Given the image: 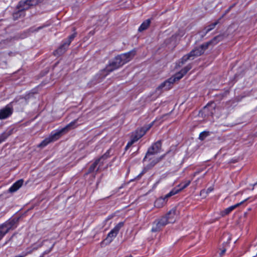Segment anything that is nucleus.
<instances>
[{
  "mask_svg": "<svg viewBox=\"0 0 257 257\" xmlns=\"http://www.w3.org/2000/svg\"><path fill=\"white\" fill-rule=\"evenodd\" d=\"M191 68L192 65L189 64L173 76L162 83L156 89L155 92L157 93V97L160 95L164 90L170 89L175 82L181 79Z\"/></svg>",
  "mask_w": 257,
  "mask_h": 257,
  "instance_id": "f257e3e1",
  "label": "nucleus"
},
{
  "mask_svg": "<svg viewBox=\"0 0 257 257\" xmlns=\"http://www.w3.org/2000/svg\"><path fill=\"white\" fill-rule=\"evenodd\" d=\"M136 54V51L134 49L127 53L121 54L116 56L113 61L105 67V71L109 73L122 66L131 61Z\"/></svg>",
  "mask_w": 257,
  "mask_h": 257,
  "instance_id": "f03ea898",
  "label": "nucleus"
},
{
  "mask_svg": "<svg viewBox=\"0 0 257 257\" xmlns=\"http://www.w3.org/2000/svg\"><path fill=\"white\" fill-rule=\"evenodd\" d=\"M76 35L77 33L74 32L69 36L67 40L63 41L62 42V44L58 47V48L54 51L53 54L55 56H59L64 54L68 49L71 42L76 37Z\"/></svg>",
  "mask_w": 257,
  "mask_h": 257,
  "instance_id": "7ed1b4c3",
  "label": "nucleus"
},
{
  "mask_svg": "<svg viewBox=\"0 0 257 257\" xmlns=\"http://www.w3.org/2000/svg\"><path fill=\"white\" fill-rule=\"evenodd\" d=\"M218 38V36L215 37L212 40L205 43L200 45L199 47L192 50L189 53H188L192 58V60H193L194 57L199 56L203 54L205 51L208 48L209 45L214 43V41Z\"/></svg>",
  "mask_w": 257,
  "mask_h": 257,
  "instance_id": "20e7f679",
  "label": "nucleus"
},
{
  "mask_svg": "<svg viewBox=\"0 0 257 257\" xmlns=\"http://www.w3.org/2000/svg\"><path fill=\"white\" fill-rule=\"evenodd\" d=\"M153 124L154 122H152L149 124L144 125L142 127L139 128L136 130L135 132L132 133L131 137V140L135 143L138 141L152 127Z\"/></svg>",
  "mask_w": 257,
  "mask_h": 257,
  "instance_id": "39448f33",
  "label": "nucleus"
},
{
  "mask_svg": "<svg viewBox=\"0 0 257 257\" xmlns=\"http://www.w3.org/2000/svg\"><path fill=\"white\" fill-rule=\"evenodd\" d=\"M19 101L15 98L10 104L6 105L4 108L0 109V119H5L10 116L13 112L12 104L17 103Z\"/></svg>",
  "mask_w": 257,
  "mask_h": 257,
  "instance_id": "423d86ee",
  "label": "nucleus"
},
{
  "mask_svg": "<svg viewBox=\"0 0 257 257\" xmlns=\"http://www.w3.org/2000/svg\"><path fill=\"white\" fill-rule=\"evenodd\" d=\"M162 147L161 141L159 140L154 143L151 147H150L146 153L143 161H145L146 159L150 155H154L160 152Z\"/></svg>",
  "mask_w": 257,
  "mask_h": 257,
  "instance_id": "0eeeda50",
  "label": "nucleus"
},
{
  "mask_svg": "<svg viewBox=\"0 0 257 257\" xmlns=\"http://www.w3.org/2000/svg\"><path fill=\"white\" fill-rule=\"evenodd\" d=\"M168 221L166 220V217L164 216L161 218L156 220L153 224V227L152 228V232H157L160 231L162 228L164 227L166 225L168 224Z\"/></svg>",
  "mask_w": 257,
  "mask_h": 257,
  "instance_id": "6e6552de",
  "label": "nucleus"
},
{
  "mask_svg": "<svg viewBox=\"0 0 257 257\" xmlns=\"http://www.w3.org/2000/svg\"><path fill=\"white\" fill-rule=\"evenodd\" d=\"M123 222H120L108 233L107 234L106 240H108L111 242L113 238L117 235L120 228L123 226Z\"/></svg>",
  "mask_w": 257,
  "mask_h": 257,
  "instance_id": "1a4fd4ad",
  "label": "nucleus"
},
{
  "mask_svg": "<svg viewBox=\"0 0 257 257\" xmlns=\"http://www.w3.org/2000/svg\"><path fill=\"white\" fill-rule=\"evenodd\" d=\"M61 135V132H58L55 133L54 135L50 136L49 138H46L39 145V147H44L49 144L50 143L55 141L59 139Z\"/></svg>",
  "mask_w": 257,
  "mask_h": 257,
  "instance_id": "9d476101",
  "label": "nucleus"
},
{
  "mask_svg": "<svg viewBox=\"0 0 257 257\" xmlns=\"http://www.w3.org/2000/svg\"><path fill=\"white\" fill-rule=\"evenodd\" d=\"M165 155L161 156L160 157L156 158L153 159L150 163L148 164L142 171V172L137 176V178H140L141 176L145 174L147 170L152 168L156 164L159 163L161 160H162Z\"/></svg>",
  "mask_w": 257,
  "mask_h": 257,
  "instance_id": "9b49d317",
  "label": "nucleus"
},
{
  "mask_svg": "<svg viewBox=\"0 0 257 257\" xmlns=\"http://www.w3.org/2000/svg\"><path fill=\"white\" fill-rule=\"evenodd\" d=\"M43 0H26L25 2H21L19 5L21 6L22 9H28L30 6H35L40 3L43 2Z\"/></svg>",
  "mask_w": 257,
  "mask_h": 257,
  "instance_id": "f8f14e48",
  "label": "nucleus"
},
{
  "mask_svg": "<svg viewBox=\"0 0 257 257\" xmlns=\"http://www.w3.org/2000/svg\"><path fill=\"white\" fill-rule=\"evenodd\" d=\"M176 212V208H174L170 210L166 214V215L164 216V217H166V220L168 221L169 223H172L175 221L176 218L177 217Z\"/></svg>",
  "mask_w": 257,
  "mask_h": 257,
  "instance_id": "ddd939ff",
  "label": "nucleus"
},
{
  "mask_svg": "<svg viewBox=\"0 0 257 257\" xmlns=\"http://www.w3.org/2000/svg\"><path fill=\"white\" fill-rule=\"evenodd\" d=\"M18 218H14L6 222L3 224V225L5 227V229H8V232L10 229L16 227V224L18 223Z\"/></svg>",
  "mask_w": 257,
  "mask_h": 257,
  "instance_id": "4468645a",
  "label": "nucleus"
},
{
  "mask_svg": "<svg viewBox=\"0 0 257 257\" xmlns=\"http://www.w3.org/2000/svg\"><path fill=\"white\" fill-rule=\"evenodd\" d=\"M23 180L20 179L16 181L13 185L9 188V192L10 193H14L17 191L23 185Z\"/></svg>",
  "mask_w": 257,
  "mask_h": 257,
  "instance_id": "2eb2a0df",
  "label": "nucleus"
},
{
  "mask_svg": "<svg viewBox=\"0 0 257 257\" xmlns=\"http://www.w3.org/2000/svg\"><path fill=\"white\" fill-rule=\"evenodd\" d=\"M151 22V19H147L141 24L140 27L138 29V31L139 32H142L146 30H147L150 25Z\"/></svg>",
  "mask_w": 257,
  "mask_h": 257,
  "instance_id": "dca6fc26",
  "label": "nucleus"
},
{
  "mask_svg": "<svg viewBox=\"0 0 257 257\" xmlns=\"http://www.w3.org/2000/svg\"><path fill=\"white\" fill-rule=\"evenodd\" d=\"M247 199H245L243 201L240 202V203H238L234 205L231 206L227 208H226L223 213V215H227L230 213L232 210L235 209L236 207H238L239 205L242 204L244 202H245Z\"/></svg>",
  "mask_w": 257,
  "mask_h": 257,
  "instance_id": "f3484780",
  "label": "nucleus"
},
{
  "mask_svg": "<svg viewBox=\"0 0 257 257\" xmlns=\"http://www.w3.org/2000/svg\"><path fill=\"white\" fill-rule=\"evenodd\" d=\"M98 165H99V167L97 168V169L96 170V172H97L99 170V167L101 166H100L99 160H98L97 159L94 161V162L89 168L87 173H91L94 172Z\"/></svg>",
  "mask_w": 257,
  "mask_h": 257,
  "instance_id": "a211bd4d",
  "label": "nucleus"
},
{
  "mask_svg": "<svg viewBox=\"0 0 257 257\" xmlns=\"http://www.w3.org/2000/svg\"><path fill=\"white\" fill-rule=\"evenodd\" d=\"M78 119H75L74 120L72 121L70 123H69L68 124H67L64 128H62L61 131L59 132H61V134L65 132V131H68L70 129L75 128L77 125H76Z\"/></svg>",
  "mask_w": 257,
  "mask_h": 257,
  "instance_id": "6ab92c4d",
  "label": "nucleus"
},
{
  "mask_svg": "<svg viewBox=\"0 0 257 257\" xmlns=\"http://www.w3.org/2000/svg\"><path fill=\"white\" fill-rule=\"evenodd\" d=\"M167 200L164 197H160L157 199L155 203V206L158 208H160L163 206L166 203Z\"/></svg>",
  "mask_w": 257,
  "mask_h": 257,
  "instance_id": "aec40b11",
  "label": "nucleus"
},
{
  "mask_svg": "<svg viewBox=\"0 0 257 257\" xmlns=\"http://www.w3.org/2000/svg\"><path fill=\"white\" fill-rule=\"evenodd\" d=\"M192 60V58L189 54H187L184 56L178 61V65L179 67L182 66L184 65L188 60Z\"/></svg>",
  "mask_w": 257,
  "mask_h": 257,
  "instance_id": "412c9836",
  "label": "nucleus"
},
{
  "mask_svg": "<svg viewBox=\"0 0 257 257\" xmlns=\"http://www.w3.org/2000/svg\"><path fill=\"white\" fill-rule=\"evenodd\" d=\"M110 150H107L104 155L97 159L98 160H99L100 166H102L104 164V161L110 157Z\"/></svg>",
  "mask_w": 257,
  "mask_h": 257,
  "instance_id": "4be33fe9",
  "label": "nucleus"
},
{
  "mask_svg": "<svg viewBox=\"0 0 257 257\" xmlns=\"http://www.w3.org/2000/svg\"><path fill=\"white\" fill-rule=\"evenodd\" d=\"M190 183H191L190 180H186V181H185L184 182L181 183L176 187L178 190H179V192H180L181 190H182L184 189L190 185Z\"/></svg>",
  "mask_w": 257,
  "mask_h": 257,
  "instance_id": "5701e85b",
  "label": "nucleus"
},
{
  "mask_svg": "<svg viewBox=\"0 0 257 257\" xmlns=\"http://www.w3.org/2000/svg\"><path fill=\"white\" fill-rule=\"evenodd\" d=\"M219 21H217L209 25L207 27H206L205 29V32L204 33L203 35H202V37L205 36L207 33L213 30L215 26L218 24Z\"/></svg>",
  "mask_w": 257,
  "mask_h": 257,
  "instance_id": "b1692460",
  "label": "nucleus"
},
{
  "mask_svg": "<svg viewBox=\"0 0 257 257\" xmlns=\"http://www.w3.org/2000/svg\"><path fill=\"white\" fill-rule=\"evenodd\" d=\"M12 130L4 132L0 135V144L5 141L7 138L12 134Z\"/></svg>",
  "mask_w": 257,
  "mask_h": 257,
  "instance_id": "393cba45",
  "label": "nucleus"
},
{
  "mask_svg": "<svg viewBox=\"0 0 257 257\" xmlns=\"http://www.w3.org/2000/svg\"><path fill=\"white\" fill-rule=\"evenodd\" d=\"M178 192H179V190H178L177 187H175L173 189H172L169 193L166 194L164 198H165L166 200H167L168 198L177 194Z\"/></svg>",
  "mask_w": 257,
  "mask_h": 257,
  "instance_id": "a878e982",
  "label": "nucleus"
},
{
  "mask_svg": "<svg viewBox=\"0 0 257 257\" xmlns=\"http://www.w3.org/2000/svg\"><path fill=\"white\" fill-rule=\"evenodd\" d=\"M7 232H8V229H5L3 224L1 225L0 226V239H1Z\"/></svg>",
  "mask_w": 257,
  "mask_h": 257,
  "instance_id": "bb28decb",
  "label": "nucleus"
},
{
  "mask_svg": "<svg viewBox=\"0 0 257 257\" xmlns=\"http://www.w3.org/2000/svg\"><path fill=\"white\" fill-rule=\"evenodd\" d=\"M19 11L17 12V13H15L14 14V17L15 18H18L19 17H20L22 13H23V11L25 10V9H22V8L21 6H20L19 5Z\"/></svg>",
  "mask_w": 257,
  "mask_h": 257,
  "instance_id": "cd10ccee",
  "label": "nucleus"
},
{
  "mask_svg": "<svg viewBox=\"0 0 257 257\" xmlns=\"http://www.w3.org/2000/svg\"><path fill=\"white\" fill-rule=\"evenodd\" d=\"M28 36V33L27 32H24L22 34L17 35L15 37V38H16V39H24V38H26Z\"/></svg>",
  "mask_w": 257,
  "mask_h": 257,
  "instance_id": "c85d7f7f",
  "label": "nucleus"
},
{
  "mask_svg": "<svg viewBox=\"0 0 257 257\" xmlns=\"http://www.w3.org/2000/svg\"><path fill=\"white\" fill-rule=\"evenodd\" d=\"M208 135V133L206 132H203L201 133L199 135V139L200 140H203Z\"/></svg>",
  "mask_w": 257,
  "mask_h": 257,
  "instance_id": "c756f323",
  "label": "nucleus"
},
{
  "mask_svg": "<svg viewBox=\"0 0 257 257\" xmlns=\"http://www.w3.org/2000/svg\"><path fill=\"white\" fill-rule=\"evenodd\" d=\"M54 244H52V245L51 246V247L49 249H48L45 250V251H44L43 253L44 255L48 254L49 252H50V251H51V250L53 248V247H54Z\"/></svg>",
  "mask_w": 257,
  "mask_h": 257,
  "instance_id": "7c9ffc66",
  "label": "nucleus"
},
{
  "mask_svg": "<svg viewBox=\"0 0 257 257\" xmlns=\"http://www.w3.org/2000/svg\"><path fill=\"white\" fill-rule=\"evenodd\" d=\"M135 142H133L132 140L130 142H128L127 144L125 149H127L129 147H130Z\"/></svg>",
  "mask_w": 257,
  "mask_h": 257,
  "instance_id": "2f4dec72",
  "label": "nucleus"
},
{
  "mask_svg": "<svg viewBox=\"0 0 257 257\" xmlns=\"http://www.w3.org/2000/svg\"><path fill=\"white\" fill-rule=\"evenodd\" d=\"M135 142H133L132 140L130 142H128L127 144L125 149H127L129 147H130Z\"/></svg>",
  "mask_w": 257,
  "mask_h": 257,
  "instance_id": "473e14b6",
  "label": "nucleus"
},
{
  "mask_svg": "<svg viewBox=\"0 0 257 257\" xmlns=\"http://www.w3.org/2000/svg\"><path fill=\"white\" fill-rule=\"evenodd\" d=\"M135 142H133L132 140L130 142H128L127 144L125 149H127L129 147H130Z\"/></svg>",
  "mask_w": 257,
  "mask_h": 257,
  "instance_id": "72a5a7b5",
  "label": "nucleus"
},
{
  "mask_svg": "<svg viewBox=\"0 0 257 257\" xmlns=\"http://www.w3.org/2000/svg\"><path fill=\"white\" fill-rule=\"evenodd\" d=\"M135 142H133L132 140L130 142H128L127 144L125 149H127L129 147H130Z\"/></svg>",
  "mask_w": 257,
  "mask_h": 257,
  "instance_id": "f704fd0d",
  "label": "nucleus"
},
{
  "mask_svg": "<svg viewBox=\"0 0 257 257\" xmlns=\"http://www.w3.org/2000/svg\"><path fill=\"white\" fill-rule=\"evenodd\" d=\"M213 190V188L212 187H209L207 190H206V193L208 194L209 193H210L211 192H212Z\"/></svg>",
  "mask_w": 257,
  "mask_h": 257,
  "instance_id": "c9c22d12",
  "label": "nucleus"
},
{
  "mask_svg": "<svg viewBox=\"0 0 257 257\" xmlns=\"http://www.w3.org/2000/svg\"><path fill=\"white\" fill-rule=\"evenodd\" d=\"M42 28V27H39L37 28V29L36 30H33V28H31V29H30V31L31 32H34V31H38L39 30H40V29H41Z\"/></svg>",
  "mask_w": 257,
  "mask_h": 257,
  "instance_id": "e433bc0d",
  "label": "nucleus"
},
{
  "mask_svg": "<svg viewBox=\"0 0 257 257\" xmlns=\"http://www.w3.org/2000/svg\"><path fill=\"white\" fill-rule=\"evenodd\" d=\"M233 7V6H230L226 11H225V14L228 13L231 10V9Z\"/></svg>",
  "mask_w": 257,
  "mask_h": 257,
  "instance_id": "4c0bfd02",
  "label": "nucleus"
},
{
  "mask_svg": "<svg viewBox=\"0 0 257 257\" xmlns=\"http://www.w3.org/2000/svg\"><path fill=\"white\" fill-rule=\"evenodd\" d=\"M225 251H226L225 249L222 250L221 252L220 253V255H222L225 253Z\"/></svg>",
  "mask_w": 257,
  "mask_h": 257,
  "instance_id": "58836bf2",
  "label": "nucleus"
},
{
  "mask_svg": "<svg viewBox=\"0 0 257 257\" xmlns=\"http://www.w3.org/2000/svg\"><path fill=\"white\" fill-rule=\"evenodd\" d=\"M199 171L195 172L194 174V176H196V175L198 174L199 173Z\"/></svg>",
  "mask_w": 257,
  "mask_h": 257,
  "instance_id": "ea45409f",
  "label": "nucleus"
},
{
  "mask_svg": "<svg viewBox=\"0 0 257 257\" xmlns=\"http://www.w3.org/2000/svg\"><path fill=\"white\" fill-rule=\"evenodd\" d=\"M209 103H208L207 105H206V106L204 107V110L206 109L207 108V107H208V106H209Z\"/></svg>",
  "mask_w": 257,
  "mask_h": 257,
  "instance_id": "a19ab883",
  "label": "nucleus"
},
{
  "mask_svg": "<svg viewBox=\"0 0 257 257\" xmlns=\"http://www.w3.org/2000/svg\"><path fill=\"white\" fill-rule=\"evenodd\" d=\"M256 185H257V182H256V183H255L253 185V188H252V190H253V187H254V186Z\"/></svg>",
  "mask_w": 257,
  "mask_h": 257,
  "instance_id": "79ce46f5",
  "label": "nucleus"
},
{
  "mask_svg": "<svg viewBox=\"0 0 257 257\" xmlns=\"http://www.w3.org/2000/svg\"><path fill=\"white\" fill-rule=\"evenodd\" d=\"M44 254L43 253H42L40 256V257H44Z\"/></svg>",
  "mask_w": 257,
  "mask_h": 257,
  "instance_id": "37998d69",
  "label": "nucleus"
},
{
  "mask_svg": "<svg viewBox=\"0 0 257 257\" xmlns=\"http://www.w3.org/2000/svg\"><path fill=\"white\" fill-rule=\"evenodd\" d=\"M255 136L257 137V132L255 133Z\"/></svg>",
  "mask_w": 257,
  "mask_h": 257,
  "instance_id": "c03bdc74",
  "label": "nucleus"
},
{
  "mask_svg": "<svg viewBox=\"0 0 257 257\" xmlns=\"http://www.w3.org/2000/svg\"><path fill=\"white\" fill-rule=\"evenodd\" d=\"M256 256H257V253H256Z\"/></svg>",
  "mask_w": 257,
  "mask_h": 257,
  "instance_id": "a18cd8bd",
  "label": "nucleus"
}]
</instances>
